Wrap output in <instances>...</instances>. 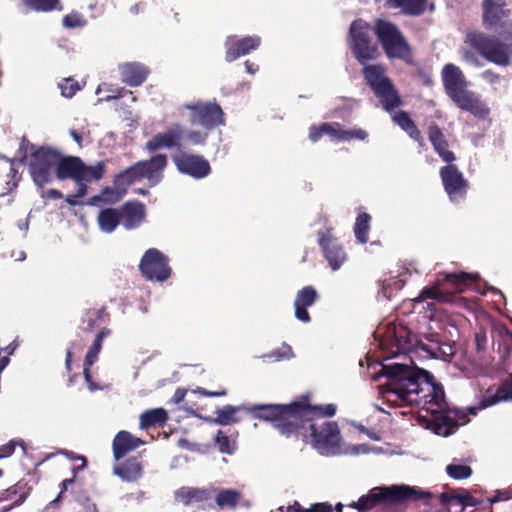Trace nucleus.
Segmentation results:
<instances>
[{
  "mask_svg": "<svg viewBox=\"0 0 512 512\" xmlns=\"http://www.w3.org/2000/svg\"><path fill=\"white\" fill-rule=\"evenodd\" d=\"M381 375L388 379L381 395L393 407L415 403L426 412L427 427L436 435L450 436L460 425L468 422V414L475 416L478 410L493 406L501 400H512V375L498 389L497 394L484 398L478 406L462 409L451 408L445 399L441 384L434 376L416 366L402 363L382 364Z\"/></svg>",
  "mask_w": 512,
  "mask_h": 512,
  "instance_id": "nucleus-1",
  "label": "nucleus"
},
{
  "mask_svg": "<svg viewBox=\"0 0 512 512\" xmlns=\"http://www.w3.org/2000/svg\"><path fill=\"white\" fill-rule=\"evenodd\" d=\"M432 498L433 494L430 491L418 486L406 484L378 486L370 489L366 495H362L358 501L353 502L351 507L359 512H368L384 502H419L429 505Z\"/></svg>",
  "mask_w": 512,
  "mask_h": 512,
  "instance_id": "nucleus-2",
  "label": "nucleus"
},
{
  "mask_svg": "<svg viewBox=\"0 0 512 512\" xmlns=\"http://www.w3.org/2000/svg\"><path fill=\"white\" fill-rule=\"evenodd\" d=\"M442 81L446 94L458 108L481 120L488 117L489 108L478 95L467 90V81L458 66L451 63L446 64L442 70Z\"/></svg>",
  "mask_w": 512,
  "mask_h": 512,
  "instance_id": "nucleus-3",
  "label": "nucleus"
},
{
  "mask_svg": "<svg viewBox=\"0 0 512 512\" xmlns=\"http://www.w3.org/2000/svg\"><path fill=\"white\" fill-rule=\"evenodd\" d=\"M30 146V156L28 163L29 174L34 184L42 189L46 184L53 181L56 175V164L59 160L60 153L52 148L36 147L29 143L23 137L19 145V153L22 154L20 163L27 158V147Z\"/></svg>",
  "mask_w": 512,
  "mask_h": 512,
  "instance_id": "nucleus-4",
  "label": "nucleus"
},
{
  "mask_svg": "<svg viewBox=\"0 0 512 512\" xmlns=\"http://www.w3.org/2000/svg\"><path fill=\"white\" fill-rule=\"evenodd\" d=\"M465 42L491 63L504 67L510 64L512 25L508 26L505 33L500 32L499 37L488 36L479 31L468 32Z\"/></svg>",
  "mask_w": 512,
  "mask_h": 512,
  "instance_id": "nucleus-5",
  "label": "nucleus"
},
{
  "mask_svg": "<svg viewBox=\"0 0 512 512\" xmlns=\"http://www.w3.org/2000/svg\"><path fill=\"white\" fill-rule=\"evenodd\" d=\"M255 419L271 422L273 427L285 436L297 434L299 406L297 402L289 404H255L246 407Z\"/></svg>",
  "mask_w": 512,
  "mask_h": 512,
  "instance_id": "nucleus-6",
  "label": "nucleus"
},
{
  "mask_svg": "<svg viewBox=\"0 0 512 512\" xmlns=\"http://www.w3.org/2000/svg\"><path fill=\"white\" fill-rule=\"evenodd\" d=\"M394 336L397 353L399 354L424 352L431 358L448 361L455 352L454 347L449 343L432 338L424 342L418 335L403 327L395 330Z\"/></svg>",
  "mask_w": 512,
  "mask_h": 512,
  "instance_id": "nucleus-7",
  "label": "nucleus"
},
{
  "mask_svg": "<svg viewBox=\"0 0 512 512\" xmlns=\"http://www.w3.org/2000/svg\"><path fill=\"white\" fill-rule=\"evenodd\" d=\"M374 33L389 59H399L408 65L414 64L412 48L394 23L384 19H377Z\"/></svg>",
  "mask_w": 512,
  "mask_h": 512,
  "instance_id": "nucleus-8",
  "label": "nucleus"
},
{
  "mask_svg": "<svg viewBox=\"0 0 512 512\" xmlns=\"http://www.w3.org/2000/svg\"><path fill=\"white\" fill-rule=\"evenodd\" d=\"M364 80L378 99L380 106L391 113L403 105V100L391 79L380 65H365L362 70Z\"/></svg>",
  "mask_w": 512,
  "mask_h": 512,
  "instance_id": "nucleus-9",
  "label": "nucleus"
},
{
  "mask_svg": "<svg viewBox=\"0 0 512 512\" xmlns=\"http://www.w3.org/2000/svg\"><path fill=\"white\" fill-rule=\"evenodd\" d=\"M310 430L311 444L323 456L341 454V432L337 422L324 421L320 424L307 423Z\"/></svg>",
  "mask_w": 512,
  "mask_h": 512,
  "instance_id": "nucleus-10",
  "label": "nucleus"
},
{
  "mask_svg": "<svg viewBox=\"0 0 512 512\" xmlns=\"http://www.w3.org/2000/svg\"><path fill=\"white\" fill-rule=\"evenodd\" d=\"M370 25L359 18L350 24L349 45L356 60L364 65L376 57L377 49L371 45Z\"/></svg>",
  "mask_w": 512,
  "mask_h": 512,
  "instance_id": "nucleus-11",
  "label": "nucleus"
},
{
  "mask_svg": "<svg viewBox=\"0 0 512 512\" xmlns=\"http://www.w3.org/2000/svg\"><path fill=\"white\" fill-rule=\"evenodd\" d=\"M139 270L147 280L156 282H164L172 272L168 257L156 248H150L144 253Z\"/></svg>",
  "mask_w": 512,
  "mask_h": 512,
  "instance_id": "nucleus-12",
  "label": "nucleus"
},
{
  "mask_svg": "<svg viewBox=\"0 0 512 512\" xmlns=\"http://www.w3.org/2000/svg\"><path fill=\"white\" fill-rule=\"evenodd\" d=\"M482 21L486 29L493 30L500 35L505 33L508 26L507 19L510 10L506 8L504 0H483L482 1Z\"/></svg>",
  "mask_w": 512,
  "mask_h": 512,
  "instance_id": "nucleus-13",
  "label": "nucleus"
},
{
  "mask_svg": "<svg viewBox=\"0 0 512 512\" xmlns=\"http://www.w3.org/2000/svg\"><path fill=\"white\" fill-rule=\"evenodd\" d=\"M167 163L165 154H156L149 159L137 161L131 166L137 182L146 179L149 187H154L162 181Z\"/></svg>",
  "mask_w": 512,
  "mask_h": 512,
  "instance_id": "nucleus-14",
  "label": "nucleus"
},
{
  "mask_svg": "<svg viewBox=\"0 0 512 512\" xmlns=\"http://www.w3.org/2000/svg\"><path fill=\"white\" fill-rule=\"evenodd\" d=\"M440 176L444 190L452 202H459L465 198L468 183L456 165L448 163L443 166L440 169Z\"/></svg>",
  "mask_w": 512,
  "mask_h": 512,
  "instance_id": "nucleus-15",
  "label": "nucleus"
},
{
  "mask_svg": "<svg viewBox=\"0 0 512 512\" xmlns=\"http://www.w3.org/2000/svg\"><path fill=\"white\" fill-rule=\"evenodd\" d=\"M177 170L194 179H203L211 173V166L203 156L180 152L173 156Z\"/></svg>",
  "mask_w": 512,
  "mask_h": 512,
  "instance_id": "nucleus-16",
  "label": "nucleus"
},
{
  "mask_svg": "<svg viewBox=\"0 0 512 512\" xmlns=\"http://www.w3.org/2000/svg\"><path fill=\"white\" fill-rule=\"evenodd\" d=\"M318 243L333 271L338 270L347 259V254L330 230L318 233Z\"/></svg>",
  "mask_w": 512,
  "mask_h": 512,
  "instance_id": "nucleus-17",
  "label": "nucleus"
},
{
  "mask_svg": "<svg viewBox=\"0 0 512 512\" xmlns=\"http://www.w3.org/2000/svg\"><path fill=\"white\" fill-rule=\"evenodd\" d=\"M184 129L180 124H174L163 133H157L151 137L145 144V149L153 153L161 148H180V142L183 140Z\"/></svg>",
  "mask_w": 512,
  "mask_h": 512,
  "instance_id": "nucleus-18",
  "label": "nucleus"
},
{
  "mask_svg": "<svg viewBox=\"0 0 512 512\" xmlns=\"http://www.w3.org/2000/svg\"><path fill=\"white\" fill-rule=\"evenodd\" d=\"M299 411L298 429H305L307 423L314 422L315 417H333L336 414L337 406L335 404L310 405L307 398L304 401L297 402Z\"/></svg>",
  "mask_w": 512,
  "mask_h": 512,
  "instance_id": "nucleus-19",
  "label": "nucleus"
},
{
  "mask_svg": "<svg viewBox=\"0 0 512 512\" xmlns=\"http://www.w3.org/2000/svg\"><path fill=\"white\" fill-rule=\"evenodd\" d=\"M200 125L213 129L224 124V113L217 103L197 104L191 107Z\"/></svg>",
  "mask_w": 512,
  "mask_h": 512,
  "instance_id": "nucleus-20",
  "label": "nucleus"
},
{
  "mask_svg": "<svg viewBox=\"0 0 512 512\" xmlns=\"http://www.w3.org/2000/svg\"><path fill=\"white\" fill-rule=\"evenodd\" d=\"M121 224L126 230L137 229L146 219L145 205L140 201H127L120 212Z\"/></svg>",
  "mask_w": 512,
  "mask_h": 512,
  "instance_id": "nucleus-21",
  "label": "nucleus"
},
{
  "mask_svg": "<svg viewBox=\"0 0 512 512\" xmlns=\"http://www.w3.org/2000/svg\"><path fill=\"white\" fill-rule=\"evenodd\" d=\"M144 443L142 439L135 437L130 432L121 430L115 435L112 442L113 457L119 461Z\"/></svg>",
  "mask_w": 512,
  "mask_h": 512,
  "instance_id": "nucleus-22",
  "label": "nucleus"
},
{
  "mask_svg": "<svg viewBox=\"0 0 512 512\" xmlns=\"http://www.w3.org/2000/svg\"><path fill=\"white\" fill-rule=\"evenodd\" d=\"M231 37L226 42V56L227 62H233L241 56L249 54L251 51L256 50L261 43L259 36H246L236 40L233 43H229Z\"/></svg>",
  "mask_w": 512,
  "mask_h": 512,
  "instance_id": "nucleus-23",
  "label": "nucleus"
},
{
  "mask_svg": "<svg viewBox=\"0 0 512 512\" xmlns=\"http://www.w3.org/2000/svg\"><path fill=\"white\" fill-rule=\"evenodd\" d=\"M318 299V293L313 286H305L297 292L294 301L295 317L297 320L308 323L311 318L307 311Z\"/></svg>",
  "mask_w": 512,
  "mask_h": 512,
  "instance_id": "nucleus-24",
  "label": "nucleus"
},
{
  "mask_svg": "<svg viewBox=\"0 0 512 512\" xmlns=\"http://www.w3.org/2000/svg\"><path fill=\"white\" fill-rule=\"evenodd\" d=\"M121 80L131 86H140L148 77L149 69L142 63L129 62L120 66Z\"/></svg>",
  "mask_w": 512,
  "mask_h": 512,
  "instance_id": "nucleus-25",
  "label": "nucleus"
},
{
  "mask_svg": "<svg viewBox=\"0 0 512 512\" xmlns=\"http://www.w3.org/2000/svg\"><path fill=\"white\" fill-rule=\"evenodd\" d=\"M428 139L435 152L444 162L452 163L456 159L455 154L448 149V141L437 124L432 123L429 125Z\"/></svg>",
  "mask_w": 512,
  "mask_h": 512,
  "instance_id": "nucleus-26",
  "label": "nucleus"
},
{
  "mask_svg": "<svg viewBox=\"0 0 512 512\" xmlns=\"http://www.w3.org/2000/svg\"><path fill=\"white\" fill-rule=\"evenodd\" d=\"M213 492L211 489L183 486L174 492V496L184 506H189L192 503L207 502L212 498Z\"/></svg>",
  "mask_w": 512,
  "mask_h": 512,
  "instance_id": "nucleus-27",
  "label": "nucleus"
},
{
  "mask_svg": "<svg viewBox=\"0 0 512 512\" xmlns=\"http://www.w3.org/2000/svg\"><path fill=\"white\" fill-rule=\"evenodd\" d=\"M81 159L75 156L59 157L56 164V178L58 180L72 179L79 182Z\"/></svg>",
  "mask_w": 512,
  "mask_h": 512,
  "instance_id": "nucleus-28",
  "label": "nucleus"
},
{
  "mask_svg": "<svg viewBox=\"0 0 512 512\" xmlns=\"http://www.w3.org/2000/svg\"><path fill=\"white\" fill-rule=\"evenodd\" d=\"M322 130L325 131L326 135L337 141H351L353 139L363 141L368 137L367 132L363 129L344 130L342 125L337 122L323 123Z\"/></svg>",
  "mask_w": 512,
  "mask_h": 512,
  "instance_id": "nucleus-29",
  "label": "nucleus"
},
{
  "mask_svg": "<svg viewBox=\"0 0 512 512\" xmlns=\"http://www.w3.org/2000/svg\"><path fill=\"white\" fill-rule=\"evenodd\" d=\"M114 474L125 482H135L142 477L143 468L137 458H128L113 468Z\"/></svg>",
  "mask_w": 512,
  "mask_h": 512,
  "instance_id": "nucleus-30",
  "label": "nucleus"
},
{
  "mask_svg": "<svg viewBox=\"0 0 512 512\" xmlns=\"http://www.w3.org/2000/svg\"><path fill=\"white\" fill-rule=\"evenodd\" d=\"M392 120L397 124L403 131H405L411 139L418 142L420 145L424 144V139L421 135L420 130L412 120L410 115L405 111L396 112L392 116Z\"/></svg>",
  "mask_w": 512,
  "mask_h": 512,
  "instance_id": "nucleus-31",
  "label": "nucleus"
},
{
  "mask_svg": "<svg viewBox=\"0 0 512 512\" xmlns=\"http://www.w3.org/2000/svg\"><path fill=\"white\" fill-rule=\"evenodd\" d=\"M108 314L106 309L101 307L99 309H88L81 320V329L86 332H92L98 328L101 324H104L108 320Z\"/></svg>",
  "mask_w": 512,
  "mask_h": 512,
  "instance_id": "nucleus-32",
  "label": "nucleus"
},
{
  "mask_svg": "<svg viewBox=\"0 0 512 512\" xmlns=\"http://www.w3.org/2000/svg\"><path fill=\"white\" fill-rule=\"evenodd\" d=\"M97 222L102 232L110 234L121 224L120 212L114 208L102 209L98 214Z\"/></svg>",
  "mask_w": 512,
  "mask_h": 512,
  "instance_id": "nucleus-33",
  "label": "nucleus"
},
{
  "mask_svg": "<svg viewBox=\"0 0 512 512\" xmlns=\"http://www.w3.org/2000/svg\"><path fill=\"white\" fill-rule=\"evenodd\" d=\"M392 8L400 9L409 16H420L426 11L427 0H387Z\"/></svg>",
  "mask_w": 512,
  "mask_h": 512,
  "instance_id": "nucleus-34",
  "label": "nucleus"
},
{
  "mask_svg": "<svg viewBox=\"0 0 512 512\" xmlns=\"http://www.w3.org/2000/svg\"><path fill=\"white\" fill-rule=\"evenodd\" d=\"M246 410L244 405L233 406L227 404L222 408L215 410L217 425L227 426L235 423H239L241 419L237 416V413Z\"/></svg>",
  "mask_w": 512,
  "mask_h": 512,
  "instance_id": "nucleus-35",
  "label": "nucleus"
},
{
  "mask_svg": "<svg viewBox=\"0 0 512 512\" xmlns=\"http://www.w3.org/2000/svg\"><path fill=\"white\" fill-rule=\"evenodd\" d=\"M167 419V412L163 408L146 410L140 415V428L148 429L155 425H164Z\"/></svg>",
  "mask_w": 512,
  "mask_h": 512,
  "instance_id": "nucleus-36",
  "label": "nucleus"
},
{
  "mask_svg": "<svg viewBox=\"0 0 512 512\" xmlns=\"http://www.w3.org/2000/svg\"><path fill=\"white\" fill-rule=\"evenodd\" d=\"M110 334L108 328H102L96 335L91 347L85 356V366H92L98 359V355L102 349L103 340Z\"/></svg>",
  "mask_w": 512,
  "mask_h": 512,
  "instance_id": "nucleus-37",
  "label": "nucleus"
},
{
  "mask_svg": "<svg viewBox=\"0 0 512 512\" xmlns=\"http://www.w3.org/2000/svg\"><path fill=\"white\" fill-rule=\"evenodd\" d=\"M240 499V492L232 489H222L217 493L215 503L221 509L235 508Z\"/></svg>",
  "mask_w": 512,
  "mask_h": 512,
  "instance_id": "nucleus-38",
  "label": "nucleus"
},
{
  "mask_svg": "<svg viewBox=\"0 0 512 512\" xmlns=\"http://www.w3.org/2000/svg\"><path fill=\"white\" fill-rule=\"evenodd\" d=\"M371 217L368 213H360L354 224V235L357 241L361 244L368 242V232L370 230Z\"/></svg>",
  "mask_w": 512,
  "mask_h": 512,
  "instance_id": "nucleus-39",
  "label": "nucleus"
},
{
  "mask_svg": "<svg viewBox=\"0 0 512 512\" xmlns=\"http://www.w3.org/2000/svg\"><path fill=\"white\" fill-rule=\"evenodd\" d=\"M136 182L137 180L132 166L120 171L113 178V185L117 187L123 195H125L128 188Z\"/></svg>",
  "mask_w": 512,
  "mask_h": 512,
  "instance_id": "nucleus-40",
  "label": "nucleus"
},
{
  "mask_svg": "<svg viewBox=\"0 0 512 512\" xmlns=\"http://www.w3.org/2000/svg\"><path fill=\"white\" fill-rule=\"evenodd\" d=\"M81 171H80V181H91L95 180L98 181L103 177L104 171H105V165L103 162H97L95 165L87 166L83 163L81 160L80 163Z\"/></svg>",
  "mask_w": 512,
  "mask_h": 512,
  "instance_id": "nucleus-41",
  "label": "nucleus"
},
{
  "mask_svg": "<svg viewBox=\"0 0 512 512\" xmlns=\"http://www.w3.org/2000/svg\"><path fill=\"white\" fill-rule=\"evenodd\" d=\"M478 276L469 274L466 272H460V273H446L444 274V281L452 284L456 290L462 291L467 281L475 280Z\"/></svg>",
  "mask_w": 512,
  "mask_h": 512,
  "instance_id": "nucleus-42",
  "label": "nucleus"
},
{
  "mask_svg": "<svg viewBox=\"0 0 512 512\" xmlns=\"http://www.w3.org/2000/svg\"><path fill=\"white\" fill-rule=\"evenodd\" d=\"M22 2L37 12L62 10V7L59 4V0H22Z\"/></svg>",
  "mask_w": 512,
  "mask_h": 512,
  "instance_id": "nucleus-43",
  "label": "nucleus"
},
{
  "mask_svg": "<svg viewBox=\"0 0 512 512\" xmlns=\"http://www.w3.org/2000/svg\"><path fill=\"white\" fill-rule=\"evenodd\" d=\"M215 445L219 452L232 455L236 451V442L231 441L229 437L219 430L215 436Z\"/></svg>",
  "mask_w": 512,
  "mask_h": 512,
  "instance_id": "nucleus-44",
  "label": "nucleus"
},
{
  "mask_svg": "<svg viewBox=\"0 0 512 512\" xmlns=\"http://www.w3.org/2000/svg\"><path fill=\"white\" fill-rule=\"evenodd\" d=\"M446 473L452 479L463 480L469 478L472 475V469L468 465L452 463L447 465Z\"/></svg>",
  "mask_w": 512,
  "mask_h": 512,
  "instance_id": "nucleus-45",
  "label": "nucleus"
},
{
  "mask_svg": "<svg viewBox=\"0 0 512 512\" xmlns=\"http://www.w3.org/2000/svg\"><path fill=\"white\" fill-rule=\"evenodd\" d=\"M293 351L291 346H289L286 343H283L281 347L274 349L268 354H265L262 356L263 359H268L271 361H282V360H288L292 358Z\"/></svg>",
  "mask_w": 512,
  "mask_h": 512,
  "instance_id": "nucleus-46",
  "label": "nucleus"
},
{
  "mask_svg": "<svg viewBox=\"0 0 512 512\" xmlns=\"http://www.w3.org/2000/svg\"><path fill=\"white\" fill-rule=\"evenodd\" d=\"M58 86L61 90V95L65 98L73 97L80 89L78 82L71 78L64 79L61 83L58 84Z\"/></svg>",
  "mask_w": 512,
  "mask_h": 512,
  "instance_id": "nucleus-47",
  "label": "nucleus"
},
{
  "mask_svg": "<svg viewBox=\"0 0 512 512\" xmlns=\"http://www.w3.org/2000/svg\"><path fill=\"white\" fill-rule=\"evenodd\" d=\"M101 195L104 199V203L106 204H114L120 201L123 198L122 192L117 189V187H109L106 186L101 190Z\"/></svg>",
  "mask_w": 512,
  "mask_h": 512,
  "instance_id": "nucleus-48",
  "label": "nucleus"
},
{
  "mask_svg": "<svg viewBox=\"0 0 512 512\" xmlns=\"http://www.w3.org/2000/svg\"><path fill=\"white\" fill-rule=\"evenodd\" d=\"M16 446H20L24 452L26 451L25 442L22 439H12L0 446V459L10 457L14 453Z\"/></svg>",
  "mask_w": 512,
  "mask_h": 512,
  "instance_id": "nucleus-49",
  "label": "nucleus"
},
{
  "mask_svg": "<svg viewBox=\"0 0 512 512\" xmlns=\"http://www.w3.org/2000/svg\"><path fill=\"white\" fill-rule=\"evenodd\" d=\"M86 21L78 13H70L63 17V26L69 29L83 27Z\"/></svg>",
  "mask_w": 512,
  "mask_h": 512,
  "instance_id": "nucleus-50",
  "label": "nucleus"
},
{
  "mask_svg": "<svg viewBox=\"0 0 512 512\" xmlns=\"http://www.w3.org/2000/svg\"><path fill=\"white\" fill-rule=\"evenodd\" d=\"M406 283V278H402V275H399L397 279H389L385 280L383 285V293L386 297L390 298L391 294L388 292V289H390L393 286V289L400 290L404 287Z\"/></svg>",
  "mask_w": 512,
  "mask_h": 512,
  "instance_id": "nucleus-51",
  "label": "nucleus"
},
{
  "mask_svg": "<svg viewBox=\"0 0 512 512\" xmlns=\"http://www.w3.org/2000/svg\"><path fill=\"white\" fill-rule=\"evenodd\" d=\"M456 502L462 507V509H465L466 507H476L479 504V502L469 492L456 494Z\"/></svg>",
  "mask_w": 512,
  "mask_h": 512,
  "instance_id": "nucleus-52",
  "label": "nucleus"
},
{
  "mask_svg": "<svg viewBox=\"0 0 512 512\" xmlns=\"http://www.w3.org/2000/svg\"><path fill=\"white\" fill-rule=\"evenodd\" d=\"M16 163H17V160L10 161V169H9V172L7 175L9 178L7 185H11L9 190L16 188L18 186V182L21 178L19 175L18 169L16 168Z\"/></svg>",
  "mask_w": 512,
  "mask_h": 512,
  "instance_id": "nucleus-53",
  "label": "nucleus"
},
{
  "mask_svg": "<svg viewBox=\"0 0 512 512\" xmlns=\"http://www.w3.org/2000/svg\"><path fill=\"white\" fill-rule=\"evenodd\" d=\"M183 139H186L192 145H204L206 143V135L199 131L184 132Z\"/></svg>",
  "mask_w": 512,
  "mask_h": 512,
  "instance_id": "nucleus-54",
  "label": "nucleus"
},
{
  "mask_svg": "<svg viewBox=\"0 0 512 512\" xmlns=\"http://www.w3.org/2000/svg\"><path fill=\"white\" fill-rule=\"evenodd\" d=\"M308 512H333L332 506L327 502L315 503L308 508Z\"/></svg>",
  "mask_w": 512,
  "mask_h": 512,
  "instance_id": "nucleus-55",
  "label": "nucleus"
},
{
  "mask_svg": "<svg viewBox=\"0 0 512 512\" xmlns=\"http://www.w3.org/2000/svg\"><path fill=\"white\" fill-rule=\"evenodd\" d=\"M420 296L423 299H437L440 296V292L434 287H426L422 290Z\"/></svg>",
  "mask_w": 512,
  "mask_h": 512,
  "instance_id": "nucleus-56",
  "label": "nucleus"
},
{
  "mask_svg": "<svg viewBox=\"0 0 512 512\" xmlns=\"http://www.w3.org/2000/svg\"><path fill=\"white\" fill-rule=\"evenodd\" d=\"M325 131L322 130V124L320 126H311L309 131V139L313 142L318 141L323 135Z\"/></svg>",
  "mask_w": 512,
  "mask_h": 512,
  "instance_id": "nucleus-57",
  "label": "nucleus"
},
{
  "mask_svg": "<svg viewBox=\"0 0 512 512\" xmlns=\"http://www.w3.org/2000/svg\"><path fill=\"white\" fill-rule=\"evenodd\" d=\"M90 367L91 366H85V364L83 365V375H84L85 381L87 382V384L89 386V389L91 391H94V390L97 389V387L94 384V382L92 381V376H91V373H90Z\"/></svg>",
  "mask_w": 512,
  "mask_h": 512,
  "instance_id": "nucleus-58",
  "label": "nucleus"
},
{
  "mask_svg": "<svg viewBox=\"0 0 512 512\" xmlns=\"http://www.w3.org/2000/svg\"><path fill=\"white\" fill-rule=\"evenodd\" d=\"M462 58L470 63V64H473V65H478V57L477 55L472 52V51H469V50H463L462 51Z\"/></svg>",
  "mask_w": 512,
  "mask_h": 512,
  "instance_id": "nucleus-59",
  "label": "nucleus"
},
{
  "mask_svg": "<svg viewBox=\"0 0 512 512\" xmlns=\"http://www.w3.org/2000/svg\"><path fill=\"white\" fill-rule=\"evenodd\" d=\"M26 496H27L26 492L21 493L19 495V497L17 499H15L14 502L11 505L3 507L1 512H9L14 507L21 505L25 501Z\"/></svg>",
  "mask_w": 512,
  "mask_h": 512,
  "instance_id": "nucleus-60",
  "label": "nucleus"
},
{
  "mask_svg": "<svg viewBox=\"0 0 512 512\" xmlns=\"http://www.w3.org/2000/svg\"><path fill=\"white\" fill-rule=\"evenodd\" d=\"M349 452L353 455L366 454L369 452V447L365 444L353 445Z\"/></svg>",
  "mask_w": 512,
  "mask_h": 512,
  "instance_id": "nucleus-61",
  "label": "nucleus"
},
{
  "mask_svg": "<svg viewBox=\"0 0 512 512\" xmlns=\"http://www.w3.org/2000/svg\"><path fill=\"white\" fill-rule=\"evenodd\" d=\"M439 501L443 506L449 505L452 502H456V494L442 493L439 496Z\"/></svg>",
  "mask_w": 512,
  "mask_h": 512,
  "instance_id": "nucleus-62",
  "label": "nucleus"
},
{
  "mask_svg": "<svg viewBox=\"0 0 512 512\" xmlns=\"http://www.w3.org/2000/svg\"><path fill=\"white\" fill-rule=\"evenodd\" d=\"M185 396H186V390L183 388H177L172 397V401L175 404H179L184 400Z\"/></svg>",
  "mask_w": 512,
  "mask_h": 512,
  "instance_id": "nucleus-63",
  "label": "nucleus"
},
{
  "mask_svg": "<svg viewBox=\"0 0 512 512\" xmlns=\"http://www.w3.org/2000/svg\"><path fill=\"white\" fill-rule=\"evenodd\" d=\"M78 512H98L96 505L91 502L89 499L86 500L85 504L83 505L82 509Z\"/></svg>",
  "mask_w": 512,
  "mask_h": 512,
  "instance_id": "nucleus-64",
  "label": "nucleus"
}]
</instances>
